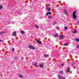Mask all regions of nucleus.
<instances>
[{
	"mask_svg": "<svg viewBox=\"0 0 79 79\" xmlns=\"http://www.w3.org/2000/svg\"><path fill=\"white\" fill-rule=\"evenodd\" d=\"M35 0V1H37V0Z\"/></svg>",
	"mask_w": 79,
	"mask_h": 79,
	"instance_id": "obj_36",
	"label": "nucleus"
},
{
	"mask_svg": "<svg viewBox=\"0 0 79 79\" xmlns=\"http://www.w3.org/2000/svg\"><path fill=\"white\" fill-rule=\"evenodd\" d=\"M76 11H74L73 12V19H76Z\"/></svg>",
	"mask_w": 79,
	"mask_h": 79,
	"instance_id": "obj_2",
	"label": "nucleus"
},
{
	"mask_svg": "<svg viewBox=\"0 0 79 79\" xmlns=\"http://www.w3.org/2000/svg\"><path fill=\"white\" fill-rule=\"evenodd\" d=\"M44 56L45 57H48V56H49V55H48V54H47L46 55H44Z\"/></svg>",
	"mask_w": 79,
	"mask_h": 79,
	"instance_id": "obj_20",
	"label": "nucleus"
},
{
	"mask_svg": "<svg viewBox=\"0 0 79 79\" xmlns=\"http://www.w3.org/2000/svg\"><path fill=\"white\" fill-rule=\"evenodd\" d=\"M57 29H60V28L59 27H57Z\"/></svg>",
	"mask_w": 79,
	"mask_h": 79,
	"instance_id": "obj_32",
	"label": "nucleus"
},
{
	"mask_svg": "<svg viewBox=\"0 0 79 79\" xmlns=\"http://www.w3.org/2000/svg\"><path fill=\"white\" fill-rule=\"evenodd\" d=\"M28 47L29 48H30V49H32L33 50H35V48H34V47L31 45H29Z\"/></svg>",
	"mask_w": 79,
	"mask_h": 79,
	"instance_id": "obj_3",
	"label": "nucleus"
},
{
	"mask_svg": "<svg viewBox=\"0 0 79 79\" xmlns=\"http://www.w3.org/2000/svg\"><path fill=\"white\" fill-rule=\"evenodd\" d=\"M63 11H64V12L66 15H68V11L66 10V9H63Z\"/></svg>",
	"mask_w": 79,
	"mask_h": 79,
	"instance_id": "obj_4",
	"label": "nucleus"
},
{
	"mask_svg": "<svg viewBox=\"0 0 79 79\" xmlns=\"http://www.w3.org/2000/svg\"><path fill=\"white\" fill-rule=\"evenodd\" d=\"M77 23H79V21H77Z\"/></svg>",
	"mask_w": 79,
	"mask_h": 79,
	"instance_id": "obj_35",
	"label": "nucleus"
},
{
	"mask_svg": "<svg viewBox=\"0 0 79 79\" xmlns=\"http://www.w3.org/2000/svg\"><path fill=\"white\" fill-rule=\"evenodd\" d=\"M59 72L60 73V74H63V71H60Z\"/></svg>",
	"mask_w": 79,
	"mask_h": 79,
	"instance_id": "obj_19",
	"label": "nucleus"
},
{
	"mask_svg": "<svg viewBox=\"0 0 79 79\" xmlns=\"http://www.w3.org/2000/svg\"><path fill=\"white\" fill-rule=\"evenodd\" d=\"M18 14H19V15H21V12H18Z\"/></svg>",
	"mask_w": 79,
	"mask_h": 79,
	"instance_id": "obj_27",
	"label": "nucleus"
},
{
	"mask_svg": "<svg viewBox=\"0 0 79 79\" xmlns=\"http://www.w3.org/2000/svg\"><path fill=\"white\" fill-rule=\"evenodd\" d=\"M77 30H74L73 31V33L74 34H76V33H77Z\"/></svg>",
	"mask_w": 79,
	"mask_h": 79,
	"instance_id": "obj_14",
	"label": "nucleus"
},
{
	"mask_svg": "<svg viewBox=\"0 0 79 79\" xmlns=\"http://www.w3.org/2000/svg\"><path fill=\"white\" fill-rule=\"evenodd\" d=\"M51 14H52V12H48L46 13V15L48 16V15H51Z\"/></svg>",
	"mask_w": 79,
	"mask_h": 79,
	"instance_id": "obj_9",
	"label": "nucleus"
},
{
	"mask_svg": "<svg viewBox=\"0 0 79 79\" xmlns=\"http://www.w3.org/2000/svg\"><path fill=\"white\" fill-rule=\"evenodd\" d=\"M19 77L20 78H22V77H23V76L21 74H20L19 75Z\"/></svg>",
	"mask_w": 79,
	"mask_h": 79,
	"instance_id": "obj_15",
	"label": "nucleus"
},
{
	"mask_svg": "<svg viewBox=\"0 0 79 79\" xmlns=\"http://www.w3.org/2000/svg\"><path fill=\"white\" fill-rule=\"evenodd\" d=\"M3 8V6L2 5H1L0 6V10H1V9H2Z\"/></svg>",
	"mask_w": 79,
	"mask_h": 79,
	"instance_id": "obj_21",
	"label": "nucleus"
},
{
	"mask_svg": "<svg viewBox=\"0 0 79 79\" xmlns=\"http://www.w3.org/2000/svg\"><path fill=\"white\" fill-rule=\"evenodd\" d=\"M69 70H67L66 72V73H69Z\"/></svg>",
	"mask_w": 79,
	"mask_h": 79,
	"instance_id": "obj_31",
	"label": "nucleus"
},
{
	"mask_svg": "<svg viewBox=\"0 0 79 79\" xmlns=\"http://www.w3.org/2000/svg\"><path fill=\"white\" fill-rule=\"evenodd\" d=\"M67 70L69 71H70V68H68V69H67Z\"/></svg>",
	"mask_w": 79,
	"mask_h": 79,
	"instance_id": "obj_26",
	"label": "nucleus"
},
{
	"mask_svg": "<svg viewBox=\"0 0 79 79\" xmlns=\"http://www.w3.org/2000/svg\"><path fill=\"white\" fill-rule=\"evenodd\" d=\"M64 38V37L62 35H60L59 36V39H60V40H62V39H63Z\"/></svg>",
	"mask_w": 79,
	"mask_h": 79,
	"instance_id": "obj_5",
	"label": "nucleus"
},
{
	"mask_svg": "<svg viewBox=\"0 0 79 79\" xmlns=\"http://www.w3.org/2000/svg\"><path fill=\"white\" fill-rule=\"evenodd\" d=\"M16 34V31L12 33L13 36H15Z\"/></svg>",
	"mask_w": 79,
	"mask_h": 79,
	"instance_id": "obj_11",
	"label": "nucleus"
},
{
	"mask_svg": "<svg viewBox=\"0 0 79 79\" xmlns=\"http://www.w3.org/2000/svg\"><path fill=\"white\" fill-rule=\"evenodd\" d=\"M12 52H15V48H13L12 49Z\"/></svg>",
	"mask_w": 79,
	"mask_h": 79,
	"instance_id": "obj_23",
	"label": "nucleus"
},
{
	"mask_svg": "<svg viewBox=\"0 0 79 79\" xmlns=\"http://www.w3.org/2000/svg\"><path fill=\"white\" fill-rule=\"evenodd\" d=\"M46 9L48 10V11H51V9L50 7H47Z\"/></svg>",
	"mask_w": 79,
	"mask_h": 79,
	"instance_id": "obj_12",
	"label": "nucleus"
},
{
	"mask_svg": "<svg viewBox=\"0 0 79 79\" xmlns=\"http://www.w3.org/2000/svg\"><path fill=\"white\" fill-rule=\"evenodd\" d=\"M48 17L49 19H51L53 18V16L52 15H49Z\"/></svg>",
	"mask_w": 79,
	"mask_h": 79,
	"instance_id": "obj_6",
	"label": "nucleus"
},
{
	"mask_svg": "<svg viewBox=\"0 0 79 79\" xmlns=\"http://www.w3.org/2000/svg\"><path fill=\"white\" fill-rule=\"evenodd\" d=\"M22 60H23V57H22L21 58Z\"/></svg>",
	"mask_w": 79,
	"mask_h": 79,
	"instance_id": "obj_34",
	"label": "nucleus"
},
{
	"mask_svg": "<svg viewBox=\"0 0 79 79\" xmlns=\"http://www.w3.org/2000/svg\"><path fill=\"white\" fill-rule=\"evenodd\" d=\"M76 48H79V45H77Z\"/></svg>",
	"mask_w": 79,
	"mask_h": 79,
	"instance_id": "obj_24",
	"label": "nucleus"
},
{
	"mask_svg": "<svg viewBox=\"0 0 79 79\" xmlns=\"http://www.w3.org/2000/svg\"><path fill=\"white\" fill-rule=\"evenodd\" d=\"M65 30H67V29H68V27H64Z\"/></svg>",
	"mask_w": 79,
	"mask_h": 79,
	"instance_id": "obj_25",
	"label": "nucleus"
},
{
	"mask_svg": "<svg viewBox=\"0 0 79 79\" xmlns=\"http://www.w3.org/2000/svg\"><path fill=\"white\" fill-rule=\"evenodd\" d=\"M2 41H3V40H0V42H2Z\"/></svg>",
	"mask_w": 79,
	"mask_h": 79,
	"instance_id": "obj_33",
	"label": "nucleus"
},
{
	"mask_svg": "<svg viewBox=\"0 0 79 79\" xmlns=\"http://www.w3.org/2000/svg\"><path fill=\"white\" fill-rule=\"evenodd\" d=\"M36 42H37V43H38L39 44H42V41H41L37 40Z\"/></svg>",
	"mask_w": 79,
	"mask_h": 79,
	"instance_id": "obj_10",
	"label": "nucleus"
},
{
	"mask_svg": "<svg viewBox=\"0 0 79 79\" xmlns=\"http://www.w3.org/2000/svg\"><path fill=\"white\" fill-rule=\"evenodd\" d=\"M37 64V63H35V64H34V66H36V65Z\"/></svg>",
	"mask_w": 79,
	"mask_h": 79,
	"instance_id": "obj_29",
	"label": "nucleus"
},
{
	"mask_svg": "<svg viewBox=\"0 0 79 79\" xmlns=\"http://www.w3.org/2000/svg\"><path fill=\"white\" fill-rule=\"evenodd\" d=\"M20 33L22 34H23L24 33V31L23 30H22L21 31H20Z\"/></svg>",
	"mask_w": 79,
	"mask_h": 79,
	"instance_id": "obj_18",
	"label": "nucleus"
},
{
	"mask_svg": "<svg viewBox=\"0 0 79 79\" xmlns=\"http://www.w3.org/2000/svg\"><path fill=\"white\" fill-rule=\"evenodd\" d=\"M35 27L36 28H37V29H39V26L37 24L35 25Z\"/></svg>",
	"mask_w": 79,
	"mask_h": 79,
	"instance_id": "obj_16",
	"label": "nucleus"
},
{
	"mask_svg": "<svg viewBox=\"0 0 79 79\" xmlns=\"http://www.w3.org/2000/svg\"><path fill=\"white\" fill-rule=\"evenodd\" d=\"M64 64H62V66H64Z\"/></svg>",
	"mask_w": 79,
	"mask_h": 79,
	"instance_id": "obj_30",
	"label": "nucleus"
},
{
	"mask_svg": "<svg viewBox=\"0 0 79 79\" xmlns=\"http://www.w3.org/2000/svg\"><path fill=\"white\" fill-rule=\"evenodd\" d=\"M55 37H58V34L56 33L54 34V36Z\"/></svg>",
	"mask_w": 79,
	"mask_h": 79,
	"instance_id": "obj_8",
	"label": "nucleus"
},
{
	"mask_svg": "<svg viewBox=\"0 0 79 79\" xmlns=\"http://www.w3.org/2000/svg\"><path fill=\"white\" fill-rule=\"evenodd\" d=\"M64 46H68V45H69V43H65L64 44Z\"/></svg>",
	"mask_w": 79,
	"mask_h": 79,
	"instance_id": "obj_17",
	"label": "nucleus"
},
{
	"mask_svg": "<svg viewBox=\"0 0 79 79\" xmlns=\"http://www.w3.org/2000/svg\"><path fill=\"white\" fill-rule=\"evenodd\" d=\"M57 77L59 79H66L65 77H63V76H62L60 74L58 75L57 76Z\"/></svg>",
	"mask_w": 79,
	"mask_h": 79,
	"instance_id": "obj_1",
	"label": "nucleus"
},
{
	"mask_svg": "<svg viewBox=\"0 0 79 79\" xmlns=\"http://www.w3.org/2000/svg\"><path fill=\"white\" fill-rule=\"evenodd\" d=\"M75 40L77 42H79V38H75Z\"/></svg>",
	"mask_w": 79,
	"mask_h": 79,
	"instance_id": "obj_13",
	"label": "nucleus"
},
{
	"mask_svg": "<svg viewBox=\"0 0 79 79\" xmlns=\"http://www.w3.org/2000/svg\"><path fill=\"white\" fill-rule=\"evenodd\" d=\"M5 32H0V34H4Z\"/></svg>",
	"mask_w": 79,
	"mask_h": 79,
	"instance_id": "obj_22",
	"label": "nucleus"
},
{
	"mask_svg": "<svg viewBox=\"0 0 79 79\" xmlns=\"http://www.w3.org/2000/svg\"><path fill=\"white\" fill-rule=\"evenodd\" d=\"M56 24V22H54L53 24V26H54Z\"/></svg>",
	"mask_w": 79,
	"mask_h": 79,
	"instance_id": "obj_28",
	"label": "nucleus"
},
{
	"mask_svg": "<svg viewBox=\"0 0 79 79\" xmlns=\"http://www.w3.org/2000/svg\"><path fill=\"white\" fill-rule=\"evenodd\" d=\"M39 66L40 67V68H44V65L43 64H40L39 65Z\"/></svg>",
	"mask_w": 79,
	"mask_h": 79,
	"instance_id": "obj_7",
	"label": "nucleus"
}]
</instances>
